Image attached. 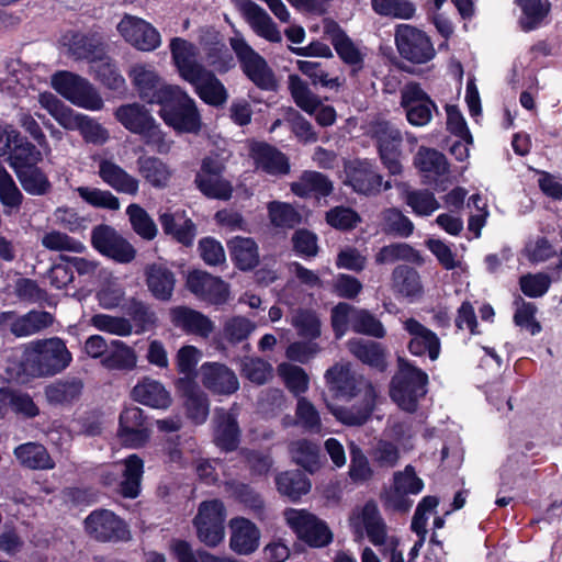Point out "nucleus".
<instances>
[{
	"instance_id": "nucleus-47",
	"label": "nucleus",
	"mask_w": 562,
	"mask_h": 562,
	"mask_svg": "<svg viewBox=\"0 0 562 562\" xmlns=\"http://www.w3.org/2000/svg\"><path fill=\"white\" fill-rule=\"evenodd\" d=\"M136 352L120 340H112L109 353L102 359L108 369L131 370L136 367Z\"/></svg>"
},
{
	"instance_id": "nucleus-6",
	"label": "nucleus",
	"mask_w": 562,
	"mask_h": 562,
	"mask_svg": "<svg viewBox=\"0 0 562 562\" xmlns=\"http://www.w3.org/2000/svg\"><path fill=\"white\" fill-rule=\"evenodd\" d=\"M428 376L420 369L400 359V368L392 379L390 395L400 408L414 412L426 394Z\"/></svg>"
},
{
	"instance_id": "nucleus-35",
	"label": "nucleus",
	"mask_w": 562,
	"mask_h": 562,
	"mask_svg": "<svg viewBox=\"0 0 562 562\" xmlns=\"http://www.w3.org/2000/svg\"><path fill=\"white\" fill-rule=\"evenodd\" d=\"M292 191L302 198L326 196L333 190V184L326 176L317 171H305L297 181L291 186Z\"/></svg>"
},
{
	"instance_id": "nucleus-64",
	"label": "nucleus",
	"mask_w": 562,
	"mask_h": 562,
	"mask_svg": "<svg viewBox=\"0 0 562 562\" xmlns=\"http://www.w3.org/2000/svg\"><path fill=\"white\" fill-rule=\"evenodd\" d=\"M256 325L244 316H235L225 322L223 334L229 342L236 344L247 339Z\"/></svg>"
},
{
	"instance_id": "nucleus-12",
	"label": "nucleus",
	"mask_w": 562,
	"mask_h": 562,
	"mask_svg": "<svg viewBox=\"0 0 562 562\" xmlns=\"http://www.w3.org/2000/svg\"><path fill=\"white\" fill-rule=\"evenodd\" d=\"M86 532L99 542H119L131 539L127 525L113 512L97 509L83 521Z\"/></svg>"
},
{
	"instance_id": "nucleus-38",
	"label": "nucleus",
	"mask_w": 562,
	"mask_h": 562,
	"mask_svg": "<svg viewBox=\"0 0 562 562\" xmlns=\"http://www.w3.org/2000/svg\"><path fill=\"white\" fill-rule=\"evenodd\" d=\"M117 437L125 447L135 448L140 445V408H124L120 415Z\"/></svg>"
},
{
	"instance_id": "nucleus-34",
	"label": "nucleus",
	"mask_w": 562,
	"mask_h": 562,
	"mask_svg": "<svg viewBox=\"0 0 562 562\" xmlns=\"http://www.w3.org/2000/svg\"><path fill=\"white\" fill-rule=\"evenodd\" d=\"M160 223L166 234L172 235L184 246H191L195 237V226L184 213H164L160 215Z\"/></svg>"
},
{
	"instance_id": "nucleus-41",
	"label": "nucleus",
	"mask_w": 562,
	"mask_h": 562,
	"mask_svg": "<svg viewBox=\"0 0 562 562\" xmlns=\"http://www.w3.org/2000/svg\"><path fill=\"white\" fill-rule=\"evenodd\" d=\"M54 322L50 313L44 311H32L11 324V333L16 337H24L36 334L47 328Z\"/></svg>"
},
{
	"instance_id": "nucleus-29",
	"label": "nucleus",
	"mask_w": 562,
	"mask_h": 562,
	"mask_svg": "<svg viewBox=\"0 0 562 562\" xmlns=\"http://www.w3.org/2000/svg\"><path fill=\"white\" fill-rule=\"evenodd\" d=\"M13 453L22 467L31 470H49L55 467L46 448L37 442L22 443Z\"/></svg>"
},
{
	"instance_id": "nucleus-32",
	"label": "nucleus",
	"mask_w": 562,
	"mask_h": 562,
	"mask_svg": "<svg viewBox=\"0 0 562 562\" xmlns=\"http://www.w3.org/2000/svg\"><path fill=\"white\" fill-rule=\"evenodd\" d=\"M99 176L119 192L136 194L138 190V181L110 160L100 161Z\"/></svg>"
},
{
	"instance_id": "nucleus-1",
	"label": "nucleus",
	"mask_w": 562,
	"mask_h": 562,
	"mask_svg": "<svg viewBox=\"0 0 562 562\" xmlns=\"http://www.w3.org/2000/svg\"><path fill=\"white\" fill-rule=\"evenodd\" d=\"M325 381L337 400L348 405L326 403L327 409L341 424L361 426L372 414L376 391L372 383L351 371L349 363H336L325 372Z\"/></svg>"
},
{
	"instance_id": "nucleus-57",
	"label": "nucleus",
	"mask_w": 562,
	"mask_h": 562,
	"mask_svg": "<svg viewBox=\"0 0 562 562\" xmlns=\"http://www.w3.org/2000/svg\"><path fill=\"white\" fill-rule=\"evenodd\" d=\"M350 464L349 477L355 483H364L373 476V470L369 463L368 457L362 449L355 442L349 445Z\"/></svg>"
},
{
	"instance_id": "nucleus-56",
	"label": "nucleus",
	"mask_w": 562,
	"mask_h": 562,
	"mask_svg": "<svg viewBox=\"0 0 562 562\" xmlns=\"http://www.w3.org/2000/svg\"><path fill=\"white\" fill-rule=\"evenodd\" d=\"M294 423L308 431L316 434L322 431V420L318 411L311 401L303 396L297 398Z\"/></svg>"
},
{
	"instance_id": "nucleus-39",
	"label": "nucleus",
	"mask_w": 562,
	"mask_h": 562,
	"mask_svg": "<svg viewBox=\"0 0 562 562\" xmlns=\"http://www.w3.org/2000/svg\"><path fill=\"white\" fill-rule=\"evenodd\" d=\"M216 423L215 443L226 451L236 449L239 441V430L235 418L222 409L216 412Z\"/></svg>"
},
{
	"instance_id": "nucleus-22",
	"label": "nucleus",
	"mask_w": 562,
	"mask_h": 562,
	"mask_svg": "<svg viewBox=\"0 0 562 562\" xmlns=\"http://www.w3.org/2000/svg\"><path fill=\"white\" fill-rule=\"evenodd\" d=\"M324 32L329 36L340 59L352 68V74L362 69L366 54L340 30L337 23L326 20Z\"/></svg>"
},
{
	"instance_id": "nucleus-51",
	"label": "nucleus",
	"mask_w": 562,
	"mask_h": 562,
	"mask_svg": "<svg viewBox=\"0 0 562 562\" xmlns=\"http://www.w3.org/2000/svg\"><path fill=\"white\" fill-rule=\"evenodd\" d=\"M403 199L417 216H430L440 207L435 194L428 190H406Z\"/></svg>"
},
{
	"instance_id": "nucleus-31",
	"label": "nucleus",
	"mask_w": 562,
	"mask_h": 562,
	"mask_svg": "<svg viewBox=\"0 0 562 562\" xmlns=\"http://www.w3.org/2000/svg\"><path fill=\"white\" fill-rule=\"evenodd\" d=\"M232 260L241 270H250L259 262L258 246L249 237H234L227 243Z\"/></svg>"
},
{
	"instance_id": "nucleus-27",
	"label": "nucleus",
	"mask_w": 562,
	"mask_h": 562,
	"mask_svg": "<svg viewBox=\"0 0 562 562\" xmlns=\"http://www.w3.org/2000/svg\"><path fill=\"white\" fill-rule=\"evenodd\" d=\"M243 13L257 35L272 43L281 42L282 36L277 24L260 5L255 2L247 1L243 5Z\"/></svg>"
},
{
	"instance_id": "nucleus-20",
	"label": "nucleus",
	"mask_w": 562,
	"mask_h": 562,
	"mask_svg": "<svg viewBox=\"0 0 562 562\" xmlns=\"http://www.w3.org/2000/svg\"><path fill=\"white\" fill-rule=\"evenodd\" d=\"M187 286L195 296L211 304H224L229 295L227 283L205 271L190 272Z\"/></svg>"
},
{
	"instance_id": "nucleus-2",
	"label": "nucleus",
	"mask_w": 562,
	"mask_h": 562,
	"mask_svg": "<svg viewBox=\"0 0 562 562\" xmlns=\"http://www.w3.org/2000/svg\"><path fill=\"white\" fill-rule=\"evenodd\" d=\"M143 101L158 105L165 123L182 133H196L201 115L195 101L180 87L168 86L153 71L143 70Z\"/></svg>"
},
{
	"instance_id": "nucleus-44",
	"label": "nucleus",
	"mask_w": 562,
	"mask_h": 562,
	"mask_svg": "<svg viewBox=\"0 0 562 562\" xmlns=\"http://www.w3.org/2000/svg\"><path fill=\"white\" fill-rule=\"evenodd\" d=\"M147 285L156 299L168 301L173 292L175 276L165 267L153 266L147 273Z\"/></svg>"
},
{
	"instance_id": "nucleus-10",
	"label": "nucleus",
	"mask_w": 562,
	"mask_h": 562,
	"mask_svg": "<svg viewBox=\"0 0 562 562\" xmlns=\"http://www.w3.org/2000/svg\"><path fill=\"white\" fill-rule=\"evenodd\" d=\"M229 44L246 76L259 88L272 89L276 83L273 72L266 60L248 45L245 38L236 34L229 40Z\"/></svg>"
},
{
	"instance_id": "nucleus-50",
	"label": "nucleus",
	"mask_w": 562,
	"mask_h": 562,
	"mask_svg": "<svg viewBox=\"0 0 562 562\" xmlns=\"http://www.w3.org/2000/svg\"><path fill=\"white\" fill-rule=\"evenodd\" d=\"M276 483L278 491L293 501L300 498L311 490L308 479L300 471L281 473L277 476Z\"/></svg>"
},
{
	"instance_id": "nucleus-58",
	"label": "nucleus",
	"mask_w": 562,
	"mask_h": 562,
	"mask_svg": "<svg viewBox=\"0 0 562 562\" xmlns=\"http://www.w3.org/2000/svg\"><path fill=\"white\" fill-rule=\"evenodd\" d=\"M195 183L200 191L212 199L228 200L232 196V186L221 175L196 176Z\"/></svg>"
},
{
	"instance_id": "nucleus-61",
	"label": "nucleus",
	"mask_w": 562,
	"mask_h": 562,
	"mask_svg": "<svg viewBox=\"0 0 562 562\" xmlns=\"http://www.w3.org/2000/svg\"><path fill=\"white\" fill-rule=\"evenodd\" d=\"M418 252L407 244L394 243L382 247L375 255L378 265L393 263L398 260L416 261Z\"/></svg>"
},
{
	"instance_id": "nucleus-5",
	"label": "nucleus",
	"mask_w": 562,
	"mask_h": 562,
	"mask_svg": "<svg viewBox=\"0 0 562 562\" xmlns=\"http://www.w3.org/2000/svg\"><path fill=\"white\" fill-rule=\"evenodd\" d=\"M38 102L64 128L79 130L86 142L102 145L108 140L109 134L105 128L88 116L76 114L55 94L41 93Z\"/></svg>"
},
{
	"instance_id": "nucleus-59",
	"label": "nucleus",
	"mask_w": 562,
	"mask_h": 562,
	"mask_svg": "<svg viewBox=\"0 0 562 562\" xmlns=\"http://www.w3.org/2000/svg\"><path fill=\"white\" fill-rule=\"evenodd\" d=\"M351 328L353 331L383 338L386 334L383 324L374 315L364 310H356L351 315Z\"/></svg>"
},
{
	"instance_id": "nucleus-17",
	"label": "nucleus",
	"mask_w": 562,
	"mask_h": 562,
	"mask_svg": "<svg viewBox=\"0 0 562 562\" xmlns=\"http://www.w3.org/2000/svg\"><path fill=\"white\" fill-rule=\"evenodd\" d=\"M345 183L359 194L376 195L381 192L382 176L367 159L353 160L345 165Z\"/></svg>"
},
{
	"instance_id": "nucleus-9",
	"label": "nucleus",
	"mask_w": 562,
	"mask_h": 562,
	"mask_svg": "<svg viewBox=\"0 0 562 562\" xmlns=\"http://www.w3.org/2000/svg\"><path fill=\"white\" fill-rule=\"evenodd\" d=\"M366 133L375 140L384 167L393 176L400 175L403 166L400 161L401 132L386 121H373Z\"/></svg>"
},
{
	"instance_id": "nucleus-15",
	"label": "nucleus",
	"mask_w": 562,
	"mask_h": 562,
	"mask_svg": "<svg viewBox=\"0 0 562 562\" xmlns=\"http://www.w3.org/2000/svg\"><path fill=\"white\" fill-rule=\"evenodd\" d=\"M401 105L406 119L414 126H425L432 117L436 104L419 85L411 82L401 90Z\"/></svg>"
},
{
	"instance_id": "nucleus-53",
	"label": "nucleus",
	"mask_w": 562,
	"mask_h": 562,
	"mask_svg": "<svg viewBox=\"0 0 562 562\" xmlns=\"http://www.w3.org/2000/svg\"><path fill=\"white\" fill-rule=\"evenodd\" d=\"M278 374L284 382L288 390L295 396H301L308 390V375L299 366L282 362L278 366Z\"/></svg>"
},
{
	"instance_id": "nucleus-28",
	"label": "nucleus",
	"mask_w": 562,
	"mask_h": 562,
	"mask_svg": "<svg viewBox=\"0 0 562 562\" xmlns=\"http://www.w3.org/2000/svg\"><path fill=\"white\" fill-rule=\"evenodd\" d=\"M250 154L257 169L271 175L286 173L289 171V164L284 155L267 144H254Z\"/></svg>"
},
{
	"instance_id": "nucleus-26",
	"label": "nucleus",
	"mask_w": 562,
	"mask_h": 562,
	"mask_svg": "<svg viewBox=\"0 0 562 562\" xmlns=\"http://www.w3.org/2000/svg\"><path fill=\"white\" fill-rule=\"evenodd\" d=\"M177 386L186 397L188 417L195 424H203L209 416V401L206 394L194 380L180 378Z\"/></svg>"
},
{
	"instance_id": "nucleus-19",
	"label": "nucleus",
	"mask_w": 562,
	"mask_h": 562,
	"mask_svg": "<svg viewBox=\"0 0 562 562\" xmlns=\"http://www.w3.org/2000/svg\"><path fill=\"white\" fill-rule=\"evenodd\" d=\"M404 330L408 335L407 348L414 356H425L436 360L440 353V339L436 333L423 325L414 317L402 321Z\"/></svg>"
},
{
	"instance_id": "nucleus-36",
	"label": "nucleus",
	"mask_w": 562,
	"mask_h": 562,
	"mask_svg": "<svg viewBox=\"0 0 562 562\" xmlns=\"http://www.w3.org/2000/svg\"><path fill=\"white\" fill-rule=\"evenodd\" d=\"M415 165L425 178L434 182L448 172L446 157L435 149L420 148L415 157Z\"/></svg>"
},
{
	"instance_id": "nucleus-52",
	"label": "nucleus",
	"mask_w": 562,
	"mask_h": 562,
	"mask_svg": "<svg viewBox=\"0 0 562 562\" xmlns=\"http://www.w3.org/2000/svg\"><path fill=\"white\" fill-rule=\"evenodd\" d=\"M292 460L313 473L319 468L318 448L306 439L295 440L289 446Z\"/></svg>"
},
{
	"instance_id": "nucleus-14",
	"label": "nucleus",
	"mask_w": 562,
	"mask_h": 562,
	"mask_svg": "<svg viewBox=\"0 0 562 562\" xmlns=\"http://www.w3.org/2000/svg\"><path fill=\"white\" fill-rule=\"evenodd\" d=\"M351 526L357 532H366L368 539L373 546L392 544L387 526L382 518L378 505L374 502H368L362 507L355 510L351 517Z\"/></svg>"
},
{
	"instance_id": "nucleus-45",
	"label": "nucleus",
	"mask_w": 562,
	"mask_h": 562,
	"mask_svg": "<svg viewBox=\"0 0 562 562\" xmlns=\"http://www.w3.org/2000/svg\"><path fill=\"white\" fill-rule=\"evenodd\" d=\"M371 7L378 15L398 20H412L417 12L411 0H371Z\"/></svg>"
},
{
	"instance_id": "nucleus-63",
	"label": "nucleus",
	"mask_w": 562,
	"mask_h": 562,
	"mask_svg": "<svg viewBox=\"0 0 562 562\" xmlns=\"http://www.w3.org/2000/svg\"><path fill=\"white\" fill-rule=\"evenodd\" d=\"M426 246L446 270L462 267L461 258L442 240L430 238L426 241Z\"/></svg>"
},
{
	"instance_id": "nucleus-46",
	"label": "nucleus",
	"mask_w": 562,
	"mask_h": 562,
	"mask_svg": "<svg viewBox=\"0 0 562 562\" xmlns=\"http://www.w3.org/2000/svg\"><path fill=\"white\" fill-rule=\"evenodd\" d=\"M291 325L299 336L307 339H316L322 333V323L318 315L308 308H297L290 317Z\"/></svg>"
},
{
	"instance_id": "nucleus-24",
	"label": "nucleus",
	"mask_w": 562,
	"mask_h": 562,
	"mask_svg": "<svg viewBox=\"0 0 562 562\" xmlns=\"http://www.w3.org/2000/svg\"><path fill=\"white\" fill-rule=\"evenodd\" d=\"M171 323L187 334L207 338L215 329L214 323L199 311L177 306L170 310Z\"/></svg>"
},
{
	"instance_id": "nucleus-42",
	"label": "nucleus",
	"mask_w": 562,
	"mask_h": 562,
	"mask_svg": "<svg viewBox=\"0 0 562 562\" xmlns=\"http://www.w3.org/2000/svg\"><path fill=\"white\" fill-rule=\"evenodd\" d=\"M90 72L94 75L97 80L111 90H120L124 86V78L105 52L90 64Z\"/></svg>"
},
{
	"instance_id": "nucleus-48",
	"label": "nucleus",
	"mask_w": 562,
	"mask_h": 562,
	"mask_svg": "<svg viewBox=\"0 0 562 562\" xmlns=\"http://www.w3.org/2000/svg\"><path fill=\"white\" fill-rule=\"evenodd\" d=\"M516 3L522 11L519 23L525 31L538 27L550 11V3L546 0H516Z\"/></svg>"
},
{
	"instance_id": "nucleus-33",
	"label": "nucleus",
	"mask_w": 562,
	"mask_h": 562,
	"mask_svg": "<svg viewBox=\"0 0 562 562\" xmlns=\"http://www.w3.org/2000/svg\"><path fill=\"white\" fill-rule=\"evenodd\" d=\"M392 290L404 297L422 295L423 285L419 273L408 266H398L392 272Z\"/></svg>"
},
{
	"instance_id": "nucleus-43",
	"label": "nucleus",
	"mask_w": 562,
	"mask_h": 562,
	"mask_svg": "<svg viewBox=\"0 0 562 562\" xmlns=\"http://www.w3.org/2000/svg\"><path fill=\"white\" fill-rule=\"evenodd\" d=\"M380 226L386 234L409 237L414 232V223L401 210L389 207L380 214Z\"/></svg>"
},
{
	"instance_id": "nucleus-49",
	"label": "nucleus",
	"mask_w": 562,
	"mask_h": 562,
	"mask_svg": "<svg viewBox=\"0 0 562 562\" xmlns=\"http://www.w3.org/2000/svg\"><path fill=\"white\" fill-rule=\"evenodd\" d=\"M23 199L24 196L12 176L0 161V202L4 207V213L10 214L12 211H18Z\"/></svg>"
},
{
	"instance_id": "nucleus-21",
	"label": "nucleus",
	"mask_w": 562,
	"mask_h": 562,
	"mask_svg": "<svg viewBox=\"0 0 562 562\" xmlns=\"http://www.w3.org/2000/svg\"><path fill=\"white\" fill-rule=\"evenodd\" d=\"M199 375L203 386L216 394L231 395L239 389L236 374L223 363L205 362Z\"/></svg>"
},
{
	"instance_id": "nucleus-18",
	"label": "nucleus",
	"mask_w": 562,
	"mask_h": 562,
	"mask_svg": "<svg viewBox=\"0 0 562 562\" xmlns=\"http://www.w3.org/2000/svg\"><path fill=\"white\" fill-rule=\"evenodd\" d=\"M67 54L76 60L86 59L92 64L105 52L103 37L97 32L69 31L61 37Z\"/></svg>"
},
{
	"instance_id": "nucleus-62",
	"label": "nucleus",
	"mask_w": 562,
	"mask_h": 562,
	"mask_svg": "<svg viewBox=\"0 0 562 562\" xmlns=\"http://www.w3.org/2000/svg\"><path fill=\"white\" fill-rule=\"evenodd\" d=\"M171 403L169 392L154 380H143V405L154 408H167Z\"/></svg>"
},
{
	"instance_id": "nucleus-37",
	"label": "nucleus",
	"mask_w": 562,
	"mask_h": 562,
	"mask_svg": "<svg viewBox=\"0 0 562 562\" xmlns=\"http://www.w3.org/2000/svg\"><path fill=\"white\" fill-rule=\"evenodd\" d=\"M7 161L16 173L42 161V153L26 137L22 136L18 138V144L13 146Z\"/></svg>"
},
{
	"instance_id": "nucleus-8",
	"label": "nucleus",
	"mask_w": 562,
	"mask_h": 562,
	"mask_svg": "<svg viewBox=\"0 0 562 562\" xmlns=\"http://www.w3.org/2000/svg\"><path fill=\"white\" fill-rule=\"evenodd\" d=\"M398 54L413 64H426L436 56L430 37L423 30L411 24H398L394 32Z\"/></svg>"
},
{
	"instance_id": "nucleus-30",
	"label": "nucleus",
	"mask_w": 562,
	"mask_h": 562,
	"mask_svg": "<svg viewBox=\"0 0 562 562\" xmlns=\"http://www.w3.org/2000/svg\"><path fill=\"white\" fill-rule=\"evenodd\" d=\"M349 351L362 363L383 370L386 366V350L375 341L361 338L350 339L347 342Z\"/></svg>"
},
{
	"instance_id": "nucleus-54",
	"label": "nucleus",
	"mask_w": 562,
	"mask_h": 562,
	"mask_svg": "<svg viewBox=\"0 0 562 562\" xmlns=\"http://www.w3.org/2000/svg\"><path fill=\"white\" fill-rule=\"evenodd\" d=\"M124 465L120 493L124 497L135 498L139 492L140 458L137 454H132L125 460Z\"/></svg>"
},
{
	"instance_id": "nucleus-4",
	"label": "nucleus",
	"mask_w": 562,
	"mask_h": 562,
	"mask_svg": "<svg viewBox=\"0 0 562 562\" xmlns=\"http://www.w3.org/2000/svg\"><path fill=\"white\" fill-rule=\"evenodd\" d=\"M71 359V353L63 339H38L30 345L25 370L35 378L53 376L63 372Z\"/></svg>"
},
{
	"instance_id": "nucleus-11",
	"label": "nucleus",
	"mask_w": 562,
	"mask_h": 562,
	"mask_svg": "<svg viewBox=\"0 0 562 562\" xmlns=\"http://www.w3.org/2000/svg\"><path fill=\"white\" fill-rule=\"evenodd\" d=\"M225 507L217 499L203 502L194 518L198 538L207 547L218 546L225 536Z\"/></svg>"
},
{
	"instance_id": "nucleus-3",
	"label": "nucleus",
	"mask_w": 562,
	"mask_h": 562,
	"mask_svg": "<svg viewBox=\"0 0 562 562\" xmlns=\"http://www.w3.org/2000/svg\"><path fill=\"white\" fill-rule=\"evenodd\" d=\"M170 50L180 77L189 82L199 98L206 104L222 106L228 99V92L221 80L206 70L199 61V49L192 43L175 37Z\"/></svg>"
},
{
	"instance_id": "nucleus-40",
	"label": "nucleus",
	"mask_w": 562,
	"mask_h": 562,
	"mask_svg": "<svg viewBox=\"0 0 562 562\" xmlns=\"http://www.w3.org/2000/svg\"><path fill=\"white\" fill-rule=\"evenodd\" d=\"M83 383L78 378L59 380L45 387V396L50 404H68L79 398Z\"/></svg>"
},
{
	"instance_id": "nucleus-25",
	"label": "nucleus",
	"mask_w": 562,
	"mask_h": 562,
	"mask_svg": "<svg viewBox=\"0 0 562 562\" xmlns=\"http://www.w3.org/2000/svg\"><path fill=\"white\" fill-rule=\"evenodd\" d=\"M424 487L423 481L416 475L413 467L407 465L394 474L393 490L389 495V503L396 509L407 510L412 503L404 498L407 494H418Z\"/></svg>"
},
{
	"instance_id": "nucleus-7",
	"label": "nucleus",
	"mask_w": 562,
	"mask_h": 562,
	"mask_svg": "<svg viewBox=\"0 0 562 562\" xmlns=\"http://www.w3.org/2000/svg\"><path fill=\"white\" fill-rule=\"evenodd\" d=\"M53 88L75 105L98 111L103 100L97 89L86 78L70 71H59L52 77Z\"/></svg>"
},
{
	"instance_id": "nucleus-60",
	"label": "nucleus",
	"mask_w": 562,
	"mask_h": 562,
	"mask_svg": "<svg viewBox=\"0 0 562 562\" xmlns=\"http://www.w3.org/2000/svg\"><path fill=\"white\" fill-rule=\"evenodd\" d=\"M79 196L88 204L98 209L116 211L120 209L119 199L110 191L90 187H78Z\"/></svg>"
},
{
	"instance_id": "nucleus-55",
	"label": "nucleus",
	"mask_w": 562,
	"mask_h": 562,
	"mask_svg": "<svg viewBox=\"0 0 562 562\" xmlns=\"http://www.w3.org/2000/svg\"><path fill=\"white\" fill-rule=\"evenodd\" d=\"M22 188L30 194L44 195L50 189V183L45 173L36 166L15 173Z\"/></svg>"
},
{
	"instance_id": "nucleus-13",
	"label": "nucleus",
	"mask_w": 562,
	"mask_h": 562,
	"mask_svg": "<svg viewBox=\"0 0 562 562\" xmlns=\"http://www.w3.org/2000/svg\"><path fill=\"white\" fill-rule=\"evenodd\" d=\"M91 244L100 254L121 263H127L136 256V249L131 243L106 224L92 228Z\"/></svg>"
},
{
	"instance_id": "nucleus-23",
	"label": "nucleus",
	"mask_w": 562,
	"mask_h": 562,
	"mask_svg": "<svg viewBox=\"0 0 562 562\" xmlns=\"http://www.w3.org/2000/svg\"><path fill=\"white\" fill-rule=\"evenodd\" d=\"M229 548L235 553L249 555L259 548L260 530L250 520L244 517H235L229 520Z\"/></svg>"
},
{
	"instance_id": "nucleus-16",
	"label": "nucleus",
	"mask_w": 562,
	"mask_h": 562,
	"mask_svg": "<svg viewBox=\"0 0 562 562\" xmlns=\"http://www.w3.org/2000/svg\"><path fill=\"white\" fill-rule=\"evenodd\" d=\"M289 88L296 105L310 114H315V119L319 125L330 126L335 123V109L329 105H322L318 97L310 91L305 82L299 76H289Z\"/></svg>"
}]
</instances>
